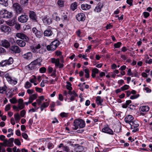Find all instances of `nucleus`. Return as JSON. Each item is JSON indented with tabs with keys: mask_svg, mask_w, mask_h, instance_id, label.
<instances>
[{
	"mask_svg": "<svg viewBox=\"0 0 152 152\" xmlns=\"http://www.w3.org/2000/svg\"><path fill=\"white\" fill-rule=\"evenodd\" d=\"M73 126L74 127L72 128L73 129L76 130L79 128H83L85 126V123L84 121L82 119H76L74 121Z\"/></svg>",
	"mask_w": 152,
	"mask_h": 152,
	"instance_id": "f257e3e1",
	"label": "nucleus"
},
{
	"mask_svg": "<svg viewBox=\"0 0 152 152\" xmlns=\"http://www.w3.org/2000/svg\"><path fill=\"white\" fill-rule=\"evenodd\" d=\"M59 44V42L57 40H56L52 42L50 45H48L47 46V49L48 51L54 50L58 46Z\"/></svg>",
	"mask_w": 152,
	"mask_h": 152,
	"instance_id": "f03ea898",
	"label": "nucleus"
},
{
	"mask_svg": "<svg viewBox=\"0 0 152 152\" xmlns=\"http://www.w3.org/2000/svg\"><path fill=\"white\" fill-rule=\"evenodd\" d=\"M13 62V59L12 57H10L8 60L2 61L0 62L1 66H6L7 65L11 64Z\"/></svg>",
	"mask_w": 152,
	"mask_h": 152,
	"instance_id": "7ed1b4c3",
	"label": "nucleus"
},
{
	"mask_svg": "<svg viewBox=\"0 0 152 152\" xmlns=\"http://www.w3.org/2000/svg\"><path fill=\"white\" fill-rule=\"evenodd\" d=\"M60 60L59 58L56 59L55 58H52L51 59V62L53 64H55V66L58 67L59 68H62L64 66L63 64L59 62Z\"/></svg>",
	"mask_w": 152,
	"mask_h": 152,
	"instance_id": "20e7f679",
	"label": "nucleus"
},
{
	"mask_svg": "<svg viewBox=\"0 0 152 152\" xmlns=\"http://www.w3.org/2000/svg\"><path fill=\"white\" fill-rule=\"evenodd\" d=\"M16 36L25 41H28L29 40V38L27 36L22 33H18L16 34Z\"/></svg>",
	"mask_w": 152,
	"mask_h": 152,
	"instance_id": "39448f33",
	"label": "nucleus"
},
{
	"mask_svg": "<svg viewBox=\"0 0 152 152\" xmlns=\"http://www.w3.org/2000/svg\"><path fill=\"white\" fill-rule=\"evenodd\" d=\"M14 141V138H10L8 140H6L4 141V146L12 147L14 145L13 143Z\"/></svg>",
	"mask_w": 152,
	"mask_h": 152,
	"instance_id": "423d86ee",
	"label": "nucleus"
},
{
	"mask_svg": "<svg viewBox=\"0 0 152 152\" xmlns=\"http://www.w3.org/2000/svg\"><path fill=\"white\" fill-rule=\"evenodd\" d=\"M13 7L17 13L20 14L22 11V8L20 7V5L17 3L14 4L13 5Z\"/></svg>",
	"mask_w": 152,
	"mask_h": 152,
	"instance_id": "0eeeda50",
	"label": "nucleus"
},
{
	"mask_svg": "<svg viewBox=\"0 0 152 152\" xmlns=\"http://www.w3.org/2000/svg\"><path fill=\"white\" fill-rule=\"evenodd\" d=\"M28 18V16L26 15H22L18 17V20L21 23H26L27 21Z\"/></svg>",
	"mask_w": 152,
	"mask_h": 152,
	"instance_id": "6e6552de",
	"label": "nucleus"
},
{
	"mask_svg": "<svg viewBox=\"0 0 152 152\" xmlns=\"http://www.w3.org/2000/svg\"><path fill=\"white\" fill-rule=\"evenodd\" d=\"M9 50L15 53H19L20 50L19 47L17 45H12L9 49Z\"/></svg>",
	"mask_w": 152,
	"mask_h": 152,
	"instance_id": "1a4fd4ad",
	"label": "nucleus"
},
{
	"mask_svg": "<svg viewBox=\"0 0 152 152\" xmlns=\"http://www.w3.org/2000/svg\"><path fill=\"white\" fill-rule=\"evenodd\" d=\"M0 46L7 48L10 46V44L8 41L7 40H0Z\"/></svg>",
	"mask_w": 152,
	"mask_h": 152,
	"instance_id": "9d476101",
	"label": "nucleus"
},
{
	"mask_svg": "<svg viewBox=\"0 0 152 152\" xmlns=\"http://www.w3.org/2000/svg\"><path fill=\"white\" fill-rule=\"evenodd\" d=\"M29 17L30 19H31L33 21H37V16L36 13L33 11H30L29 12Z\"/></svg>",
	"mask_w": 152,
	"mask_h": 152,
	"instance_id": "9b49d317",
	"label": "nucleus"
},
{
	"mask_svg": "<svg viewBox=\"0 0 152 152\" xmlns=\"http://www.w3.org/2000/svg\"><path fill=\"white\" fill-rule=\"evenodd\" d=\"M45 36L49 37L53 34L52 31L50 28H48L43 33Z\"/></svg>",
	"mask_w": 152,
	"mask_h": 152,
	"instance_id": "f8f14e48",
	"label": "nucleus"
},
{
	"mask_svg": "<svg viewBox=\"0 0 152 152\" xmlns=\"http://www.w3.org/2000/svg\"><path fill=\"white\" fill-rule=\"evenodd\" d=\"M77 20L79 21H83L85 19V16L83 13H78L76 16Z\"/></svg>",
	"mask_w": 152,
	"mask_h": 152,
	"instance_id": "ddd939ff",
	"label": "nucleus"
},
{
	"mask_svg": "<svg viewBox=\"0 0 152 152\" xmlns=\"http://www.w3.org/2000/svg\"><path fill=\"white\" fill-rule=\"evenodd\" d=\"M0 29L1 31L5 33L10 31L11 29L10 27L7 26L1 25V26Z\"/></svg>",
	"mask_w": 152,
	"mask_h": 152,
	"instance_id": "4468645a",
	"label": "nucleus"
},
{
	"mask_svg": "<svg viewBox=\"0 0 152 152\" xmlns=\"http://www.w3.org/2000/svg\"><path fill=\"white\" fill-rule=\"evenodd\" d=\"M6 23L8 26H12L15 25L16 23V19L13 18L12 20H9L5 21Z\"/></svg>",
	"mask_w": 152,
	"mask_h": 152,
	"instance_id": "2eb2a0df",
	"label": "nucleus"
},
{
	"mask_svg": "<svg viewBox=\"0 0 152 152\" xmlns=\"http://www.w3.org/2000/svg\"><path fill=\"white\" fill-rule=\"evenodd\" d=\"M134 119L133 117L131 115H129L125 117L124 118L125 122L127 123L130 124L132 122Z\"/></svg>",
	"mask_w": 152,
	"mask_h": 152,
	"instance_id": "dca6fc26",
	"label": "nucleus"
},
{
	"mask_svg": "<svg viewBox=\"0 0 152 152\" xmlns=\"http://www.w3.org/2000/svg\"><path fill=\"white\" fill-rule=\"evenodd\" d=\"M102 132L107 133L112 135L113 134V131L107 127H104L102 129Z\"/></svg>",
	"mask_w": 152,
	"mask_h": 152,
	"instance_id": "f3484780",
	"label": "nucleus"
},
{
	"mask_svg": "<svg viewBox=\"0 0 152 152\" xmlns=\"http://www.w3.org/2000/svg\"><path fill=\"white\" fill-rule=\"evenodd\" d=\"M83 150V147L80 145L76 146L74 149L75 152H82Z\"/></svg>",
	"mask_w": 152,
	"mask_h": 152,
	"instance_id": "a211bd4d",
	"label": "nucleus"
},
{
	"mask_svg": "<svg viewBox=\"0 0 152 152\" xmlns=\"http://www.w3.org/2000/svg\"><path fill=\"white\" fill-rule=\"evenodd\" d=\"M22 56L26 59L29 60L32 58V54L31 52H28L23 55Z\"/></svg>",
	"mask_w": 152,
	"mask_h": 152,
	"instance_id": "6ab92c4d",
	"label": "nucleus"
},
{
	"mask_svg": "<svg viewBox=\"0 0 152 152\" xmlns=\"http://www.w3.org/2000/svg\"><path fill=\"white\" fill-rule=\"evenodd\" d=\"M43 22L44 23L47 24H50L51 22L50 19L49 18L45 16L42 19Z\"/></svg>",
	"mask_w": 152,
	"mask_h": 152,
	"instance_id": "aec40b11",
	"label": "nucleus"
},
{
	"mask_svg": "<svg viewBox=\"0 0 152 152\" xmlns=\"http://www.w3.org/2000/svg\"><path fill=\"white\" fill-rule=\"evenodd\" d=\"M16 43L18 46L22 47H24L26 45L25 41L20 39L17 40L16 41Z\"/></svg>",
	"mask_w": 152,
	"mask_h": 152,
	"instance_id": "412c9836",
	"label": "nucleus"
},
{
	"mask_svg": "<svg viewBox=\"0 0 152 152\" xmlns=\"http://www.w3.org/2000/svg\"><path fill=\"white\" fill-rule=\"evenodd\" d=\"M102 7V5L101 3H99L94 9V11L97 12H100Z\"/></svg>",
	"mask_w": 152,
	"mask_h": 152,
	"instance_id": "4be33fe9",
	"label": "nucleus"
},
{
	"mask_svg": "<svg viewBox=\"0 0 152 152\" xmlns=\"http://www.w3.org/2000/svg\"><path fill=\"white\" fill-rule=\"evenodd\" d=\"M58 147L59 148H60L61 147L62 148L63 150L66 151L68 152L69 150V148L67 146L64 145L62 143L60 144L58 146Z\"/></svg>",
	"mask_w": 152,
	"mask_h": 152,
	"instance_id": "5701e85b",
	"label": "nucleus"
},
{
	"mask_svg": "<svg viewBox=\"0 0 152 152\" xmlns=\"http://www.w3.org/2000/svg\"><path fill=\"white\" fill-rule=\"evenodd\" d=\"M140 110L143 112H147L149 110V107L147 106H143L140 107Z\"/></svg>",
	"mask_w": 152,
	"mask_h": 152,
	"instance_id": "b1692460",
	"label": "nucleus"
},
{
	"mask_svg": "<svg viewBox=\"0 0 152 152\" xmlns=\"http://www.w3.org/2000/svg\"><path fill=\"white\" fill-rule=\"evenodd\" d=\"M91 5L87 4H82L81 6V9L83 10H87L91 8Z\"/></svg>",
	"mask_w": 152,
	"mask_h": 152,
	"instance_id": "393cba45",
	"label": "nucleus"
},
{
	"mask_svg": "<svg viewBox=\"0 0 152 152\" xmlns=\"http://www.w3.org/2000/svg\"><path fill=\"white\" fill-rule=\"evenodd\" d=\"M41 60L40 58H37L33 61L31 62L35 66H36L37 65H40V62Z\"/></svg>",
	"mask_w": 152,
	"mask_h": 152,
	"instance_id": "a878e982",
	"label": "nucleus"
},
{
	"mask_svg": "<svg viewBox=\"0 0 152 152\" xmlns=\"http://www.w3.org/2000/svg\"><path fill=\"white\" fill-rule=\"evenodd\" d=\"M129 124L130 125L131 127L132 128H137L139 126L137 121H133Z\"/></svg>",
	"mask_w": 152,
	"mask_h": 152,
	"instance_id": "bb28decb",
	"label": "nucleus"
},
{
	"mask_svg": "<svg viewBox=\"0 0 152 152\" xmlns=\"http://www.w3.org/2000/svg\"><path fill=\"white\" fill-rule=\"evenodd\" d=\"M96 102L98 105H101L103 101L102 99H101L100 96H97L96 97Z\"/></svg>",
	"mask_w": 152,
	"mask_h": 152,
	"instance_id": "cd10ccee",
	"label": "nucleus"
},
{
	"mask_svg": "<svg viewBox=\"0 0 152 152\" xmlns=\"http://www.w3.org/2000/svg\"><path fill=\"white\" fill-rule=\"evenodd\" d=\"M27 67L29 70H33L37 68L36 66H34L31 62L27 66Z\"/></svg>",
	"mask_w": 152,
	"mask_h": 152,
	"instance_id": "c85d7f7f",
	"label": "nucleus"
},
{
	"mask_svg": "<svg viewBox=\"0 0 152 152\" xmlns=\"http://www.w3.org/2000/svg\"><path fill=\"white\" fill-rule=\"evenodd\" d=\"M7 10L5 9H3L0 11V16L1 17L4 18Z\"/></svg>",
	"mask_w": 152,
	"mask_h": 152,
	"instance_id": "c756f323",
	"label": "nucleus"
},
{
	"mask_svg": "<svg viewBox=\"0 0 152 152\" xmlns=\"http://www.w3.org/2000/svg\"><path fill=\"white\" fill-rule=\"evenodd\" d=\"M77 3L76 2H74L73 3H72L71 6L70 8L73 11H74L75 9H76L77 8Z\"/></svg>",
	"mask_w": 152,
	"mask_h": 152,
	"instance_id": "7c9ffc66",
	"label": "nucleus"
},
{
	"mask_svg": "<svg viewBox=\"0 0 152 152\" xmlns=\"http://www.w3.org/2000/svg\"><path fill=\"white\" fill-rule=\"evenodd\" d=\"M12 16V13L7 11V12H6V13L5 14L4 18H11Z\"/></svg>",
	"mask_w": 152,
	"mask_h": 152,
	"instance_id": "2f4dec72",
	"label": "nucleus"
},
{
	"mask_svg": "<svg viewBox=\"0 0 152 152\" xmlns=\"http://www.w3.org/2000/svg\"><path fill=\"white\" fill-rule=\"evenodd\" d=\"M57 4L60 7H63L64 6V1L62 0H58L57 2Z\"/></svg>",
	"mask_w": 152,
	"mask_h": 152,
	"instance_id": "473e14b6",
	"label": "nucleus"
},
{
	"mask_svg": "<svg viewBox=\"0 0 152 152\" xmlns=\"http://www.w3.org/2000/svg\"><path fill=\"white\" fill-rule=\"evenodd\" d=\"M41 48V46L40 44H38L37 45L34 47L32 49V51L34 52H35L36 51V50L39 49Z\"/></svg>",
	"mask_w": 152,
	"mask_h": 152,
	"instance_id": "72a5a7b5",
	"label": "nucleus"
},
{
	"mask_svg": "<svg viewBox=\"0 0 152 152\" xmlns=\"http://www.w3.org/2000/svg\"><path fill=\"white\" fill-rule=\"evenodd\" d=\"M5 143L4 141L3 143H0V152H5V150L4 148H2L1 146H4Z\"/></svg>",
	"mask_w": 152,
	"mask_h": 152,
	"instance_id": "f704fd0d",
	"label": "nucleus"
},
{
	"mask_svg": "<svg viewBox=\"0 0 152 152\" xmlns=\"http://www.w3.org/2000/svg\"><path fill=\"white\" fill-rule=\"evenodd\" d=\"M67 14L66 12H64L61 15V19L64 20H66L67 19Z\"/></svg>",
	"mask_w": 152,
	"mask_h": 152,
	"instance_id": "c9c22d12",
	"label": "nucleus"
},
{
	"mask_svg": "<svg viewBox=\"0 0 152 152\" xmlns=\"http://www.w3.org/2000/svg\"><path fill=\"white\" fill-rule=\"evenodd\" d=\"M35 34L36 37L40 38L42 37V32L38 31L36 33H35Z\"/></svg>",
	"mask_w": 152,
	"mask_h": 152,
	"instance_id": "e433bc0d",
	"label": "nucleus"
},
{
	"mask_svg": "<svg viewBox=\"0 0 152 152\" xmlns=\"http://www.w3.org/2000/svg\"><path fill=\"white\" fill-rule=\"evenodd\" d=\"M28 1V0H20V3L23 6H25L27 4Z\"/></svg>",
	"mask_w": 152,
	"mask_h": 152,
	"instance_id": "4c0bfd02",
	"label": "nucleus"
},
{
	"mask_svg": "<svg viewBox=\"0 0 152 152\" xmlns=\"http://www.w3.org/2000/svg\"><path fill=\"white\" fill-rule=\"evenodd\" d=\"M67 85L66 86V87L67 89L69 90H71L72 89V88L71 87V84L69 82H66Z\"/></svg>",
	"mask_w": 152,
	"mask_h": 152,
	"instance_id": "58836bf2",
	"label": "nucleus"
},
{
	"mask_svg": "<svg viewBox=\"0 0 152 152\" xmlns=\"http://www.w3.org/2000/svg\"><path fill=\"white\" fill-rule=\"evenodd\" d=\"M32 86V84L29 82L27 81L25 85V87L26 88H30Z\"/></svg>",
	"mask_w": 152,
	"mask_h": 152,
	"instance_id": "ea45409f",
	"label": "nucleus"
},
{
	"mask_svg": "<svg viewBox=\"0 0 152 152\" xmlns=\"http://www.w3.org/2000/svg\"><path fill=\"white\" fill-rule=\"evenodd\" d=\"M14 116L16 121H19L20 120V117L18 113H17L15 114Z\"/></svg>",
	"mask_w": 152,
	"mask_h": 152,
	"instance_id": "a19ab883",
	"label": "nucleus"
},
{
	"mask_svg": "<svg viewBox=\"0 0 152 152\" xmlns=\"http://www.w3.org/2000/svg\"><path fill=\"white\" fill-rule=\"evenodd\" d=\"M129 86L127 85H125L123 86L121 88V89L122 91H123L129 89Z\"/></svg>",
	"mask_w": 152,
	"mask_h": 152,
	"instance_id": "79ce46f5",
	"label": "nucleus"
},
{
	"mask_svg": "<svg viewBox=\"0 0 152 152\" xmlns=\"http://www.w3.org/2000/svg\"><path fill=\"white\" fill-rule=\"evenodd\" d=\"M37 98V96L35 94H33L31 95L29 98V99L32 100L33 102V100L36 99Z\"/></svg>",
	"mask_w": 152,
	"mask_h": 152,
	"instance_id": "37998d69",
	"label": "nucleus"
},
{
	"mask_svg": "<svg viewBox=\"0 0 152 152\" xmlns=\"http://www.w3.org/2000/svg\"><path fill=\"white\" fill-rule=\"evenodd\" d=\"M15 143L18 145H21V142L18 139H15L14 140Z\"/></svg>",
	"mask_w": 152,
	"mask_h": 152,
	"instance_id": "c03bdc74",
	"label": "nucleus"
},
{
	"mask_svg": "<svg viewBox=\"0 0 152 152\" xmlns=\"http://www.w3.org/2000/svg\"><path fill=\"white\" fill-rule=\"evenodd\" d=\"M84 71L86 73L85 77L87 78H88L89 77V71L88 69H86L84 70Z\"/></svg>",
	"mask_w": 152,
	"mask_h": 152,
	"instance_id": "a18cd8bd",
	"label": "nucleus"
},
{
	"mask_svg": "<svg viewBox=\"0 0 152 152\" xmlns=\"http://www.w3.org/2000/svg\"><path fill=\"white\" fill-rule=\"evenodd\" d=\"M7 0H0V4H4L5 6L7 5Z\"/></svg>",
	"mask_w": 152,
	"mask_h": 152,
	"instance_id": "49530a36",
	"label": "nucleus"
},
{
	"mask_svg": "<svg viewBox=\"0 0 152 152\" xmlns=\"http://www.w3.org/2000/svg\"><path fill=\"white\" fill-rule=\"evenodd\" d=\"M46 70V68L44 67H42L39 69V71L41 73H44L45 72Z\"/></svg>",
	"mask_w": 152,
	"mask_h": 152,
	"instance_id": "de8ad7c7",
	"label": "nucleus"
},
{
	"mask_svg": "<svg viewBox=\"0 0 152 152\" xmlns=\"http://www.w3.org/2000/svg\"><path fill=\"white\" fill-rule=\"evenodd\" d=\"M10 101L11 103L13 104H15L17 102V100L14 97L10 99Z\"/></svg>",
	"mask_w": 152,
	"mask_h": 152,
	"instance_id": "09e8293b",
	"label": "nucleus"
},
{
	"mask_svg": "<svg viewBox=\"0 0 152 152\" xmlns=\"http://www.w3.org/2000/svg\"><path fill=\"white\" fill-rule=\"evenodd\" d=\"M121 44V42H118L117 43L114 44V46L115 48H119Z\"/></svg>",
	"mask_w": 152,
	"mask_h": 152,
	"instance_id": "8fccbe9b",
	"label": "nucleus"
},
{
	"mask_svg": "<svg viewBox=\"0 0 152 152\" xmlns=\"http://www.w3.org/2000/svg\"><path fill=\"white\" fill-rule=\"evenodd\" d=\"M6 91L5 87H0V93L3 94L4 92Z\"/></svg>",
	"mask_w": 152,
	"mask_h": 152,
	"instance_id": "3c124183",
	"label": "nucleus"
},
{
	"mask_svg": "<svg viewBox=\"0 0 152 152\" xmlns=\"http://www.w3.org/2000/svg\"><path fill=\"white\" fill-rule=\"evenodd\" d=\"M20 25L16 22V23L15 25V28L17 30L20 29Z\"/></svg>",
	"mask_w": 152,
	"mask_h": 152,
	"instance_id": "603ef678",
	"label": "nucleus"
},
{
	"mask_svg": "<svg viewBox=\"0 0 152 152\" xmlns=\"http://www.w3.org/2000/svg\"><path fill=\"white\" fill-rule=\"evenodd\" d=\"M49 105V103L46 102L43 103L42 105V107H43V108L47 107Z\"/></svg>",
	"mask_w": 152,
	"mask_h": 152,
	"instance_id": "864d4df0",
	"label": "nucleus"
},
{
	"mask_svg": "<svg viewBox=\"0 0 152 152\" xmlns=\"http://www.w3.org/2000/svg\"><path fill=\"white\" fill-rule=\"evenodd\" d=\"M143 15L145 18H147L150 16V14L147 12H143Z\"/></svg>",
	"mask_w": 152,
	"mask_h": 152,
	"instance_id": "5fc2aeb1",
	"label": "nucleus"
},
{
	"mask_svg": "<svg viewBox=\"0 0 152 152\" xmlns=\"http://www.w3.org/2000/svg\"><path fill=\"white\" fill-rule=\"evenodd\" d=\"M5 77L7 79L8 81H11V79L10 77L9 76V75L8 73H6L5 75Z\"/></svg>",
	"mask_w": 152,
	"mask_h": 152,
	"instance_id": "6e6d98bb",
	"label": "nucleus"
},
{
	"mask_svg": "<svg viewBox=\"0 0 152 152\" xmlns=\"http://www.w3.org/2000/svg\"><path fill=\"white\" fill-rule=\"evenodd\" d=\"M24 107V105L23 104H18V107L20 110H21L23 109Z\"/></svg>",
	"mask_w": 152,
	"mask_h": 152,
	"instance_id": "4d7b16f0",
	"label": "nucleus"
},
{
	"mask_svg": "<svg viewBox=\"0 0 152 152\" xmlns=\"http://www.w3.org/2000/svg\"><path fill=\"white\" fill-rule=\"evenodd\" d=\"M6 73L5 72H2L0 71V76L1 77L3 78L5 77V75Z\"/></svg>",
	"mask_w": 152,
	"mask_h": 152,
	"instance_id": "13d9d810",
	"label": "nucleus"
},
{
	"mask_svg": "<svg viewBox=\"0 0 152 152\" xmlns=\"http://www.w3.org/2000/svg\"><path fill=\"white\" fill-rule=\"evenodd\" d=\"M22 135L23 137L25 139H27L28 137L27 134L25 133H23L22 134Z\"/></svg>",
	"mask_w": 152,
	"mask_h": 152,
	"instance_id": "bf43d9fd",
	"label": "nucleus"
},
{
	"mask_svg": "<svg viewBox=\"0 0 152 152\" xmlns=\"http://www.w3.org/2000/svg\"><path fill=\"white\" fill-rule=\"evenodd\" d=\"M10 109V104H8L7 105L5 108V110L6 111H8Z\"/></svg>",
	"mask_w": 152,
	"mask_h": 152,
	"instance_id": "052dcab7",
	"label": "nucleus"
},
{
	"mask_svg": "<svg viewBox=\"0 0 152 152\" xmlns=\"http://www.w3.org/2000/svg\"><path fill=\"white\" fill-rule=\"evenodd\" d=\"M139 96V94H138V95H132L130 97V99H135L137 98Z\"/></svg>",
	"mask_w": 152,
	"mask_h": 152,
	"instance_id": "680f3d73",
	"label": "nucleus"
},
{
	"mask_svg": "<svg viewBox=\"0 0 152 152\" xmlns=\"http://www.w3.org/2000/svg\"><path fill=\"white\" fill-rule=\"evenodd\" d=\"M26 113L25 111L24 110H22L20 112V115L22 117H23Z\"/></svg>",
	"mask_w": 152,
	"mask_h": 152,
	"instance_id": "e2e57ef3",
	"label": "nucleus"
},
{
	"mask_svg": "<svg viewBox=\"0 0 152 152\" xmlns=\"http://www.w3.org/2000/svg\"><path fill=\"white\" fill-rule=\"evenodd\" d=\"M35 89L37 92H41L42 91V89L41 88L37 87H35Z\"/></svg>",
	"mask_w": 152,
	"mask_h": 152,
	"instance_id": "0e129e2a",
	"label": "nucleus"
},
{
	"mask_svg": "<svg viewBox=\"0 0 152 152\" xmlns=\"http://www.w3.org/2000/svg\"><path fill=\"white\" fill-rule=\"evenodd\" d=\"M132 2H133L132 0H126L127 3L128 4H129L130 6H131L132 5Z\"/></svg>",
	"mask_w": 152,
	"mask_h": 152,
	"instance_id": "69168bd1",
	"label": "nucleus"
},
{
	"mask_svg": "<svg viewBox=\"0 0 152 152\" xmlns=\"http://www.w3.org/2000/svg\"><path fill=\"white\" fill-rule=\"evenodd\" d=\"M48 147L49 149H51L53 147V145L51 143H49L48 144Z\"/></svg>",
	"mask_w": 152,
	"mask_h": 152,
	"instance_id": "338daca9",
	"label": "nucleus"
},
{
	"mask_svg": "<svg viewBox=\"0 0 152 152\" xmlns=\"http://www.w3.org/2000/svg\"><path fill=\"white\" fill-rule=\"evenodd\" d=\"M92 72H94V73H95V74H97L99 72V70L95 68V69H92Z\"/></svg>",
	"mask_w": 152,
	"mask_h": 152,
	"instance_id": "774afa93",
	"label": "nucleus"
}]
</instances>
